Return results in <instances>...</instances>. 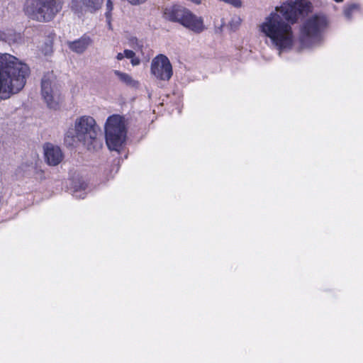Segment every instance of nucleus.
Segmentation results:
<instances>
[{
  "instance_id": "obj_1",
  "label": "nucleus",
  "mask_w": 363,
  "mask_h": 363,
  "mask_svg": "<svg viewBox=\"0 0 363 363\" xmlns=\"http://www.w3.org/2000/svg\"><path fill=\"white\" fill-rule=\"evenodd\" d=\"M311 8V3L307 0L284 2L276 7L277 12H272L265 18L260 30L279 50L291 49L294 39L291 25L300 16L308 14Z\"/></svg>"
},
{
  "instance_id": "obj_2",
  "label": "nucleus",
  "mask_w": 363,
  "mask_h": 363,
  "mask_svg": "<svg viewBox=\"0 0 363 363\" xmlns=\"http://www.w3.org/2000/svg\"><path fill=\"white\" fill-rule=\"evenodd\" d=\"M30 74L29 67L15 56L0 53V97L9 99L20 91Z\"/></svg>"
},
{
  "instance_id": "obj_3",
  "label": "nucleus",
  "mask_w": 363,
  "mask_h": 363,
  "mask_svg": "<svg viewBox=\"0 0 363 363\" xmlns=\"http://www.w3.org/2000/svg\"><path fill=\"white\" fill-rule=\"evenodd\" d=\"M99 127L94 118L89 116H82L74 123V134L69 130L65 135V142L72 145L75 139L86 147L88 150L95 149L101 146L97 138Z\"/></svg>"
},
{
  "instance_id": "obj_4",
  "label": "nucleus",
  "mask_w": 363,
  "mask_h": 363,
  "mask_svg": "<svg viewBox=\"0 0 363 363\" xmlns=\"http://www.w3.org/2000/svg\"><path fill=\"white\" fill-rule=\"evenodd\" d=\"M65 0H26V14L39 22H50L62 11Z\"/></svg>"
},
{
  "instance_id": "obj_5",
  "label": "nucleus",
  "mask_w": 363,
  "mask_h": 363,
  "mask_svg": "<svg viewBox=\"0 0 363 363\" xmlns=\"http://www.w3.org/2000/svg\"><path fill=\"white\" fill-rule=\"evenodd\" d=\"M164 17L169 21L179 23L196 33H201L205 28L201 17H197L191 11L179 5L165 8Z\"/></svg>"
},
{
  "instance_id": "obj_6",
  "label": "nucleus",
  "mask_w": 363,
  "mask_h": 363,
  "mask_svg": "<svg viewBox=\"0 0 363 363\" xmlns=\"http://www.w3.org/2000/svg\"><path fill=\"white\" fill-rule=\"evenodd\" d=\"M126 130L123 118L112 115L107 118L105 125L106 143L111 150H118L125 141Z\"/></svg>"
},
{
  "instance_id": "obj_7",
  "label": "nucleus",
  "mask_w": 363,
  "mask_h": 363,
  "mask_svg": "<svg viewBox=\"0 0 363 363\" xmlns=\"http://www.w3.org/2000/svg\"><path fill=\"white\" fill-rule=\"evenodd\" d=\"M325 16L315 15L308 18L300 28L299 42L302 48L310 47L327 27Z\"/></svg>"
},
{
  "instance_id": "obj_8",
  "label": "nucleus",
  "mask_w": 363,
  "mask_h": 363,
  "mask_svg": "<svg viewBox=\"0 0 363 363\" xmlns=\"http://www.w3.org/2000/svg\"><path fill=\"white\" fill-rule=\"evenodd\" d=\"M41 94L48 107L58 108L59 103L55 99H59L60 85L53 72L44 74L41 81Z\"/></svg>"
},
{
  "instance_id": "obj_9",
  "label": "nucleus",
  "mask_w": 363,
  "mask_h": 363,
  "mask_svg": "<svg viewBox=\"0 0 363 363\" xmlns=\"http://www.w3.org/2000/svg\"><path fill=\"white\" fill-rule=\"evenodd\" d=\"M151 72L161 80H169L172 76V67L168 59L164 55L155 57L151 63Z\"/></svg>"
},
{
  "instance_id": "obj_10",
  "label": "nucleus",
  "mask_w": 363,
  "mask_h": 363,
  "mask_svg": "<svg viewBox=\"0 0 363 363\" xmlns=\"http://www.w3.org/2000/svg\"><path fill=\"white\" fill-rule=\"evenodd\" d=\"M45 157L48 164L57 165L63 159V154L60 148L51 143H46L44 146Z\"/></svg>"
},
{
  "instance_id": "obj_11",
  "label": "nucleus",
  "mask_w": 363,
  "mask_h": 363,
  "mask_svg": "<svg viewBox=\"0 0 363 363\" xmlns=\"http://www.w3.org/2000/svg\"><path fill=\"white\" fill-rule=\"evenodd\" d=\"M93 43L92 39L86 34H84L80 38L68 42L69 48L78 54L83 53Z\"/></svg>"
},
{
  "instance_id": "obj_12",
  "label": "nucleus",
  "mask_w": 363,
  "mask_h": 363,
  "mask_svg": "<svg viewBox=\"0 0 363 363\" xmlns=\"http://www.w3.org/2000/svg\"><path fill=\"white\" fill-rule=\"evenodd\" d=\"M77 2L78 0H73ZM83 5L91 12H95L101 9L104 0H82Z\"/></svg>"
},
{
  "instance_id": "obj_13",
  "label": "nucleus",
  "mask_w": 363,
  "mask_h": 363,
  "mask_svg": "<svg viewBox=\"0 0 363 363\" xmlns=\"http://www.w3.org/2000/svg\"><path fill=\"white\" fill-rule=\"evenodd\" d=\"M114 74L119 78L120 81L127 86H135L138 84L130 75L119 70H114Z\"/></svg>"
},
{
  "instance_id": "obj_14",
  "label": "nucleus",
  "mask_w": 363,
  "mask_h": 363,
  "mask_svg": "<svg viewBox=\"0 0 363 363\" xmlns=\"http://www.w3.org/2000/svg\"><path fill=\"white\" fill-rule=\"evenodd\" d=\"M359 11V6L358 4H350L346 6L344 9V15L345 16L350 19L355 12Z\"/></svg>"
},
{
  "instance_id": "obj_15",
  "label": "nucleus",
  "mask_w": 363,
  "mask_h": 363,
  "mask_svg": "<svg viewBox=\"0 0 363 363\" xmlns=\"http://www.w3.org/2000/svg\"><path fill=\"white\" fill-rule=\"evenodd\" d=\"M106 11L105 13V16L106 18V21L109 28H111V18H112V11L113 9V4L111 0H107L106 1Z\"/></svg>"
},
{
  "instance_id": "obj_16",
  "label": "nucleus",
  "mask_w": 363,
  "mask_h": 363,
  "mask_svg": "<svg viewBox=\"0 0 363 363\" xmlns=\"http://www.w3.org/2000/svg\"><path fill=\"white\" fill-rule=\"evenodd\" d=\"M135 56V53L133 50H124V57H125L126 58L132 59Z\"/></svg>"
},
{
  "instance_id": "obj_17",
  "label": "nucleus",
  "mask_w": 363,
  "mask_h": 363,
  "mask_svg": "<svg viewBox=\"0 0 363 363\" xmlns=\"http://www.w3.org/2000/svg\"><path fill=\"white\" fill-rule=\"evenodd\" d=\"M130 4L133 5H138L144 3L146 0H127Z\"/></svg>"
},
{
  "instance_id": "obj_18",
  "label": "nucleus",
  "mask_w": 363,
  "mask_h": 363,
  "mask_svg": "<svg viewBox=\"0 0 363 363\" xmlns=\"http://www.w3.org/2000/svg\"><path fill=\"white\" fill-rule=\"evenodd\" d=\"M131 60V64L133 65V66H135V65H138L140 64V60L138 58V57H133Z\"/></svg>"
},
{
  "instance_id": "obj_19",
  "label": "nucleus",
  "mask_w": 363,
  "mask_h": 363,
  "mask_svg": "<svg viewBox=\"0 0 363 363\" xmlns=\"http://www.w3.org/2000/svg\"><path fill=\"white\" fill-rule=\"evenodd\" d=\"M116 58L118 60H122L124 58V53H121V52L118 53Z\"/></svg>"
},
{
  "instance_id": "obj_20",
  "label": "nucleus",
  "mask_w": 363,
  "mask_h": 363,
  "mask_svg": "<svg viewBox=\"0 0 363 363\" xmlns=\"http://www.w3.org/2000/svg\"><path fill=\"white\" fill-rule=\"evenodd\" d=\"M336 2H342L343 0H335Z\"/></svg>"
}]
</instances>
